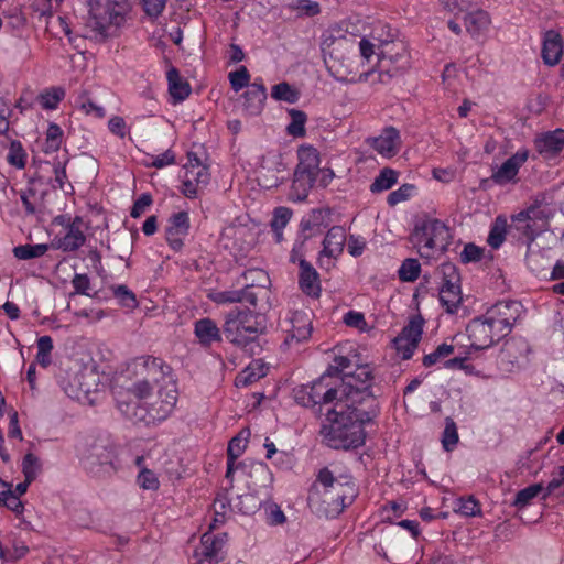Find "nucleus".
Wrapping results in <instances>:
<instances>
[{
	"instance_id": "obj_6",
	"label": "nucleus",
	"mask_w": 564,
	"mask_h": 564,
	"mask_svg": "<svg viewBox=\"0 0 564 564\" xmlns=\"http://www.w3.org/2000/svg\"><path fill=\"white\" fill-rule=\"evenodd\" d=\"M373 376L368 365H359L354 371L340 377L341 401L352 404L378 408L371 392Z\"/></svg>"
},
{
	"instance_id": "obj_31",
	"label": "nucleus",
	"mask_w": 564,
	"mask_h": 564,
	"mask_svg": "<svg viewBox=\"0 0 564 564\" xmlns=\"http://www.w3.org/2000/svg\"><path fill=\"white\" fill-rule=\"evenodd\" d=\"M464 24L466 31L473 36H479L486 32L490 25V17L488 12L482 9L476 8L467 12L464 18Z\"/></svg>"
},
{
	"instance_id": "obj_37",
	"label": "nucleus",
	"mask_w": 564,
	"mask_h": 564,
	"mask_svg": "<svg viewBox=\"0 0 564 564\" xmlns=\"http://www.w3.org/2000/svg\"><path fill=\"white\" fill-rule=\"evenodd\" d=\"M327 210L317 208L313 209L306 217H304L301 221V230L303 234L310 232L307 236L310 238L318 232L323 226H325V219L327 217Z\"/></svg>"
},
{
	"instance_id": "obj_8",
	"label": "nucleus",
	"mask_w": 564,
	"mask_h": 564,
	"mask_svg": "<svg viewBox=\"0 0 564 564\" xmlns=\"http://www.w3.org/2000/svg\"><path fill=\"white\" fill-rule=\"evenodd\" d=\"M126 7L113 0L96 2L90 7L88 26L99 35L107 36L111 26H120L124 21Z\"/></svg>"
},
{
	"instance_id": "obj_35",
	"label": "nucleus",
	"mask_w": 564,
	"mask_h": 564,
	"mask_svg": "<svg viewBox=\"0 0 564 564\" xmlns=\"http://www.w3.org/2000/svg\"><path fill=\"white\" fill-rule=\"evenodd\" d=\"M546 487H544L541 482L530 485L521 490H519L514 499L512 501V506L518 510H522L523 508L530 506L536 497L541 495V500H546L551 495H545Z\"/></svg>"
},
{
	"instance_id": "obj_5",
	"label": "nucleus",
	"mask_w": 564,
	"mask_h": 564,
	"mask_svg": "<svg viewBox=\"0 0 564 564\" xmlns=\"http://www.w3.org/2000/svg\"><path fill=\"white\" fill-rule=\"evenodd\" d=\"M333 378L324 372L319 378L310 384H302L293 389L295 402L305 408H312L315 413L322 414L323 408L335 405L341 399L338 384L332 382Z\"/></svg>"
},
{
	"instance_id": "obj_3",
	"label": "nucleus",
	"mask_w": 564,
	"mask_h": 564,
	"mask_svg": "<svg viewBox=\"0 0 564 564\" xmlns=\"http://www.w3.org/2000/svg\"><path fill=\"white\" fill-rule=\"evenodd\" d=\"M265 333V317L250 307H234L224 316L223 334L226 340L250 356L262 351L260 337Z\"/></svg>"
},
{
	"instance_id": "obj_38",
	"label": "nucleus",
	"mask_w": 564,
	"mask_h": 564,
	"mask_svg": "<svg viewBox=\"0 0 564 564\" xmlns=\"http://www.w3.org/2000/svg\"><path fill=\"white\" fill-rule=\"evenodd\" d=\"M245 448L246 442H243L241 437L235 436L230 440L227 448V479L232 480L235 470L240 469V467L236 465V460L243 453Z\"/></svg>"
},
{
	"instance_id": "obj_55",
	"label": "nucleus",
	"mask_w": 564,
	"mask_h": 564,
	"mask_svg": "<svg viewBox=\"0 0 564 564\" xmlns=\"http://www.w3.org/2000/svg\"><path fill=\"white\" fill-rule=\"evenodd\" d=\"M26 153L19 141L11 142L7 161L10 165L17 169H23L25 166Z\"/></svg>"
},
{
	"instance_id": "obj_36",
	"label": "nucleus",
	"mask_w": 564,
	"mask_h": 564,
	"mask_svg": "<svg viewBox=\"0 0 564 564\" xmlns=\"http://www.w3.org/2000/svg\"><path fill=\"white\" fill-rule=\"evenodd\" d=\"M462 300L460 284H453V286L442 284L440 290V302L447 313H456L462 304Z\"/></svg>"
},
{
	"instance_id": "obj_39",
	"label": "nucleus",
	"mask_w": 564,
	"mask_h": 564,
	"mask_svg": "<svg viewBox=\"0 0 564 564\" xmlns=\"http://www.w3.org/2000/svg\"><path fill=\"white\" fill-rule=\"evenodd\" d=\"M86 241V236L77 227H67L66 234L58 239L57 247L65 252L78 250Z\"/></svg>"
},
{
	"instance_id": "obj_46",
	"label": "nucleus",
	"mask_w": 564,
	"mask_h": 564,
	"mask_svg": "<svg viewBox=\"0 0 564 564\" xmlns=\"http://www.w3.org/2000/svg\"><path fill=\"white\" fill-rule=\"evenodd\" d=\"M48 250L47 245H20L13 248V254L19 260H30L44 256Z\"/></svg>"
},
{
	"instance_id": "obj_19",
	"label": "nucleus",
	"mask_w": 564,
	"mask_h": 564,
	"mask_svg": "<svg viewBox=\"0 0 564 564\" xmlns=\"http://www.w3.org/2000/svg\"><path fill=\"white\" fill-rule=\"evenodd\" d=\"M189 231V216L187 212H178L170 216L165 229L167 245L174 251H181L184 246V239Z\"/></svg>"
},
{
	"instance_id": "obj_29",
	"label": "nucleus",
	"mask_w": 564,
	"mask_h": 564,
	"mask_svg": "<svg viewBox=\"0 0 564 564\" xmlns=\"http://www.w3.org/2000/svg\"><path fill=\"white\" fill-rule=\"evenodd\" d=\"M316 181V175L302 171H294L289 197L293 202H304Z\"/></svg>"
},
{
	"instance_id": "obj_23",
	"label": "nucleus",
	"mask_w": 564,
	"mask_h": 564,
	"mask_svg": "<svg viewBox=\"0 0 564 564\" xmlns=\"http://www.w3.org/2000/svg\"><path fill=\"white\" fill-rule=\"evenodd\" d=\"M554 213L555 209L552 204L547 202L546 195L539 194L525 209L520 212V216L527 217L529 220L541 223L547 228L549 221L553 218Z\"/></svg>"
},
{
	"instance_id": "obj_41",
	"label": "nucleus",
	"mask_w": 564,
	"mask_h": 564,
	"mask_svg": "<svg viewBox=\"0 0 564 564\" xmlns=\"http://www.w3.org/2000/svg\"><path fill=\"white\" fill-rule=\"evenodd\" d=\"M398 172L390 167H384L376 176L370 185L372 193H381L390 189L398 182Z\"/></svg>"
},
{
	"instance_id": "obj_34",
	"label": "nucleus",
	"mask_w": 564,
	"mask_h": 564,
	"mask_svg": "<svg viewBox=\"0 0 564 564\" xmlns=\"http://www.w3.org/2000/svg\"><path fill=\"white\" fill-rule=\"evenodd\" d=\"M166 78L169 83V91L174 99V102L184 101L191 94L189 84L181 77L180 72L175 67L167 70Z\"/></svg>"
},
{
	"instance_id": "obj_28",
	"label": "nucleus",
	"mask_w": 564,
	"mask_h": 564,
	"mask_svg": "<svg viewBox=\"0 0 564 564\" xmlns=\"http://www.w3.org/2000/svg\"><path fill=\"white\" fill-rule=\"evenodd\" d=\"M346 242V232L341 226H333L323 240L321 256L337 258L341 254Z\"/></svg>"
},
{
	"instance_id": "obj_51",
	"label": "nucleus",
	"mask_w": 564,
	"mask_h": 564,
	"mask_svg": "<svg viewBox=\"0 0 564 564\" xmlns=\"http://www.w3.org/2000/svg\"><path fill=\"white\" fill-rule=\"evenodd\" d=\"M271 97L275 100L294 104L299 100V93L290 84L282 82L272 87Z\"/></svg>"
},
{
	"instance_id": "obj_12",
	"label": "nucleus",
	"mask_w": 564,
	"mask_h": 564,
	"mask_svg": "<svg viewBox=\"0 0 564 564\" xmlns=\"http://www.w3.org/2000/svg\"><path fill=\"white\" fill-rule=\"evenodd\" d=\"M466 332L470 348L475 350L490 348L503 338L485 314L474 317L468 323Z\"/></svg>"
},
{
	"instance_id": "obj_64",
	"label": "nucleus",
	"mask_w": 564,
	"mask_h": 564,
	"mask_svg": "<svg viewBox=\"0 0 564 564\" xmlns=\"http://www.w3.org/2000/svg\"><path fill=\"white\" fill-rule=\"evenodd\" d=\"M137 480L139 486L145 490H156L160 487V481L156 475L148 468H142L140 470Z\"/></svg>"
},
{
	"instance_id": "obj_58",
	"label": "nucleus",
	"mask_w": 564,
	"mask_h": 564,
	"mask_svg": "<svg viewBox=\"0 0 564 564\" xmlns=\"http://www.w3.org/2000/svg\"><path fill=\"white\" fill-rule=\"evenodd\" d=\"M350 367L351 360L348 357L336 356L333 364L329 365L325 372L328 373L330 378L338 377L340 379V377H345V372H350Z\"/></svg>"
},
{
	"instance_id": "obj_45",
	"label": "nucleus",
	"mask_w": 564,
	"mask_h": 564,
	"mask_svg": "<svg viewBox=\"0 0 564 564\" xmlns=\"http://www.w3.org/2000/svg\"><path fill=\"white\" fill-rule=\"evenodd\" d=\"M286 7L291 11H295L297 18H312L321 13L319 3L313 0H295Z\"/></svg>"
},
{
	"instance_id": "obj_7",
	"label": "nucleus",
	"mask_w": 564,
	"mask_h": 564,
	"mask_svg": "<svg viewBox=\"0 0 564 564\" xmlns=\"http://www.w3.org/2000/svg\"><path fill=\"white\" fill-rule=\"evenodd\" d=\"M354 497V487H348V491H322L317 484H313L308 490L307 505L318 517L336 518L352 502Z\"/></svg>"
},
{
	"instance_id": "obj_9",
	"label": "nucleus",
	"mask_w": 564,
	"mask_h": 564,
	"mask_svg": "<svg viewBox=\"0 0 564 564\" xmlns=\"http://www.w3.org/2000/svg\"><path fill=\"white\" fill-rule=\"evenodd\" d=\"M524 313L525 310L521 302L502 300L488 307L484 314L505 338L512 332L514 325L522 318Z\"/></svg>"
},
{
	"instance_id": "obj_54",
	"label": "nucleus",
	"mask_w": 564,
	"mask_h": 564,
	"mask_svg": "<svg viewBox=\"0 0 564 564\" xmlns=\"http://www.w3.org/2000/svg\"><path fill=\"white\" fill-rule=\"evenodd\" d=\"M230 86L232 90L238 93L242 88H249L250 84V74L246 66H240L237 70L230 72L228 75Z\"/></svg>"
},
{
	"instance_id": "obj_50",
	"label": "nucleus",
	"mask_w": 564,
	"mask_h": 564,
	"mask_svg": "<svg viewBox=\"0 0 564 564\" xmlns=\"http://www.w3.org/2000/svg\"><path fill=\"white\" fill-rule=\"evenodd\" d=\"M65 91L61 87H52L39 95V102L44 109H56L64 98Z\"/></svg>"
},
{
	"instance_id": "obj_62",
	"label": "nucleus",
	"mask_w": 564,
	"mask_h": 564,
	"mask_svg": "<svg viewBox=\"0 0 564 564\" xmlns=\"http://www.w3.org/2000/svg\"><path fill=\"white\" fill-rule=\"evenodd\" d=\"M527 217H521L520 212L511 217V224L509 225V232H517L519 240L528 241V221Z\"/></svg>"
},
{
	"instance_id": "obj_57",
	"label": "nucleus",
	"mask_w": 564,
	"mask_h": 564,
	"mask_svg": "<svg viewBox=\"0 0 564 564\" xmlns=\"http://www.w3.org/2000/svg\"><path fill=\"white\" fill-rule=\"evenodd\" d=\"M455 510L465 517H475L481 512L479 502L473 496L459 498Z\"/></svg>"
},
{
	"instance_id": "obj_40",
	"label": "nucleus",
	"mask_w": 564,
	"mask_h": 564,
	"mask_svg": "<svg viewBox=\"0 0 564 564\" xmlns=\"http://www.w3.org/2000/svg\"><path fill=\"white\" fill-rule=\"evenodd\" d=\"M509 230L507 218L502 215L496 217L495 221L490 227V231L487 238L488 245L492 249H499L506 240V235Z\"/></svg>"
},
{
	"instance_id": "obj_2",
	"label": "nucleus",
	"mask_w": 564,
	"mask_h": 564,
	"mask_svg": "<svg viewBox=\"0 0 564 564\" xmlns=\"http://www.w3.org/2000/svg\"><path fill=\"white\" fill-rule=\"evenodd\" d=\"M378 408L352 404L339 400L326 410V421L321 434L327 446L334 449H355L365 444V425L378 415Z\"/></svg>"
},
{
	"instance_id": "obj_32",
	"label": "nucleus",
	"mask_w": 564,
	"mask_h": 564,
	"mask_svg": "<svg viewBox=\"0 0 564 564\" xmlns=\"http://www.w3.org/2000/svg\"><path fill=\"white\" fill-rule=\"evenodd\" d=\"M299 163L295 167L296 171L306 172L308 174L317 175L319 171V152L312 145H301L297 150Z\"/></svg>"
},
{
	"instance_id": "obj_61",
	"label": "nucleus",
	"mask_w": 564,
	"mask_h": 564,
	"mask_svg": "<svg viewBox=\"0 0 564 564\" xmlns=\"http://www.w3.org/2000/svg\"><path fill=\"white\" fill-rule=\"evenodd\" d=\"M415 191V186L412 184H403L398 189L391 192L387 197V203L390 206H395L397 204L409 199L413 192Z\"/></svg>"
},
{
	"instance_id": "obj_16",
	"label": "nucleus",
	"mask_w": 564,
	"mask_h": 564,
	"mask_svg": "<svg viewBox=\"0 0 564 564\" xmlns=\"http://www.w3.org/2000/svg\"><path fill=\"white\" fill-rule=\"evenodd\" d=\"M312 321L307 313L296 311L285 321L283 330L286 333L283 344L291 346L307 340L312 334Z\"/></svg>"
},
{
	"instance_id": "obj_13",
	"label": "nucleus",
	"mask_w": 564,
	"mask_h": 564,
	"mask_svg": "<svg viewBox=\"0 0 564 564\" xmlns=\"http://www.w3.org/2000/svg\"><path fill=\"white\" fill-rule=\"evenodd\" d=\"M424 318L417 314L409 319L400 334L392 340L393 347L403 360L412 358L423 334Z\"/></svg>"
},
{
	"instance_id": "obj_47",
	"label": "nucleus",
	"mask_w": 564,
	"mask_h": 564,
	"mask_svg": "<svg viewBox=\"0 0 564 564\" xmlns=\"http://www.w3.org/2000/svg\"><path fill=\"white\" fill-rule=\"evenodd\" d=\"M319 486L323 487V490L322 491H327V490H333V491H338V490H346L348 491V487L347 485L338 481L333 473L327 468V467H324L322 468L318 474H317V479H316V482Z\"/></svg>"
},
{
	"instance_id": "obj_17",
	"label": "nucleus",
	"mask_w": 564,
	"mask_h": 564,
	"mask_svg": "<svg viewBox=\"0 0 564 564\" xmlns=\"http://www.w3.org/2000/svg\"><path fill=\"white\" fill-rule=\"evenodd\" d=\"M528 158L529 151L527 149H520L508 158L499 167L492 171L490 180L499 186L517 183L519 170L527 162Z\"/></svg>"
},
{
	"instance_id": "obj_60",
	"label": "nucleus",
	"mask_w": 564,
	"mask_h": 564,
	"mask_svg": "<svg viewBox=\"0 0 564 564\" xmlns=\"http://www.w3.org/2000/svg\"><path fill=\"white\" fill-rule=\"evenodd\" d=\"M546 486L545 495L564 496V465L558 466Z\"/></svg>"
},
{
	"instance_id": "obj_56",
	"label": "nucleus",
	"mask_w": 564,
	"mask_h": 564,
	"mask_svg": "<svg viewBox=\"0 0 564 564\" xmlns=\"http://www.w3.org/2000/svg\"><path fill=\"white\" fill-rule=\"evenodd\" d=\"M115 297L122 306L132 308L138 305L135 294L127 285L120 284L111 288Z\"/></svg>"
},
{
	"instance_id": "obj_43",
	"label": "nucleus",
	"mask_w": 564,
	"mask_h": 564,
	"mask_svg": "<svg viewBox=\"0 0 564 564\" xmlns=\"http://www.w3.org/2000/svg\"><path fill=\"white\" fill-rule=\"evenodd\" d=\"M288 113L291 118L290 123L286 126V132L289 135L294 138H301L306 134L305 124L307 121V116L304 111L299 109H289Z\"/></svg>"
},
{
	"instance_id": "obj_42",
	"label": "nucleus",
	"mask_w": 564,
	"mask_h": 564,
	"mask_svg": "<svg viewBox=\"0 0 564 564\" xmlns=\"http://www.w3.org/2000/svg\"><path fill=\"white\" fill-rule=\"evenodd\" d=\"M186 177L191 178L195 185H198L202 189L205 188L210 180L208 167L200 163V160H196V164H187L184 166Z\"/></svg>"
},
{
	"instance_id": "obj_20",
	"label": "nucleus",
	"mask_w": 564,
	"mask_h": 564,
	"mask_svg": "<svg viewBox=\"0 0 564 564\" xmlns=\"http://www.w3.org/2000/svg\"><path fill=\"white\" fill-rule=\"evenodd\" d=\"M366 143L382 156L391 158L400 150V132L394 127H387L378 137L367 138Z\"/></svg>"
},
{
	"instance_id": "obj_33",
	"label": "nucleus",
	"mask_w": 564,
	"mask_h": 564,
	"mask_svg": "<svg viewBox=\"0 0 564 564\" xmlns=\"http://www.w3.org/2000/svg\"><path fill=\"white\" fill-rule=\"evenodd\" d=\"M241 276L246 281V283L243 284L245 288H248L249 290H253L256 291V293H259V299L268 297V288L271 281L268 273L264 270L250 269L245 271Z\"/></svg>"
},
{
	"instance_id": "obj_48",
	"label": "nucleus",
	"mask_w": 564,
	"mask_h": 564,
	"mask_svg": "<svg viewBox=\"0 0 564 564\" xmlns=\"http://www.w3.org/2000/svg\"><path fill=\"white\" fill-rule=\"evenodd\" d=\"M63 141V130L55 123L51 122L47 127L44 152L53 153L59 150Z\"/></svg>"
},
{
	"instance_id": "obj_11",
	"label": "nucleus",
	"mask_w": 564,
	"mask_h": 564,
	"mask_svg": "<svg viewBox=\"0 0 564 564\" xmlns=\"http://www.w3.org/2000/svg\"><path fill=\"white\" fill-rule=\"evenodd\" d=\"M377 74L378 82L388 84L393 77L401 75L409 67V56L405 48L401 45V52H397L395 67L390 69V64L393 63L392 53L387 48H381L378 53ZM376 70L364 72L359 75V82H367Z\"/></svg>"
},
{
	"instance_id": "obj_52",
	"label": "nucleus",
	"mask_w": 564,
	"mask_h": 564,
	"mask_svg": "<svg viewBox=\"0 0 564 564\" xmlns=\"http://www.w3.org/2000/svg\"><path fill=\"white\" fill-rule=\"evenodd\" d=\"M421 264L416 259L409 258L405 259L399 271V278L403 282H413L420 276Z\"/></svg>"
},
{
	"instance_id": "obj_27",
	"label": "nucleus",
	"mask_w": 564,
	"mask_h": 564,
	"mask_svg": "<svg viewBox=\"0 0 564 564\" xmlns=\"http://www.w3.org/2000/svg\"><path fill=\"white\" fill-rule=\"evenodd\" d=\"M243 108L249 115H259L267 99V89L261 80L253 82L242 94Z\"/></svg>"
},
{
	"instance_id": "obj_26",
	"label": "nucleus",
	"mask_w": 564,
	"mask_h": 564,
	"mask_svg": "<svg viewBox=\"0 0 564 564\" xmlns=\"http://www.w3.org/2000/svg\"><path fill=\"white\" fill-rule=\"evenodd\" d=\"M563 55V41L561 34L555 30L544 33L542 45V58L549 66L556 65Z\"/></svg>"
},
{
	"instance_id": "obj_24",
	"label": "nucleus",
	"mask_w": 564,
	"mask_h": 564,
	"mask_svg": "<svg viewBox=\"0 0 564 564\" xmlns=\"http://www.w3.org/2000/svg\"><path fill=\"white\" fill-rule=\"evenodd\" d=\"M299 286L305 295L313 299H318L322 292L319 274L306 259H301Z\"/></svg>"
},
{
	"instance_id": "obj_14",
	"label": "nucleus",
	"mask_w": 564,
	"mask_h": 564,
	"mask_svg": "<svg viewBox=\"0 0 564 564\" xmlns=\"http://www.w3.org/2000/svg\"><path fill=\"white\" fill-rule=\"evenodd\" d=\"M226 534L206 532L200 538V544L194 551L198 564H218L225 558L224 547Z\"/></svg>"
},
{
	"instance_id": "obj_49",
	"label": "nucleus",
	"mask_w": 564,
	"mask_h": 564,
	"mask_svg": "<svg viewBox=\"0 0 564 564\" xmlns=\"http://www.w3.org/2000/svg\"><path fill=\"white\" fill-rule=\"evenodd\" d=\"M459 441L457 426L452 417H446L445 429L442 433V446L446 452H452Z\"/></svg>"
},
{
	"instance_id": "obj_59",
	"label": "nucleus",
	"mask_w": 564,
	"mask_h": 564,
	"mask_svg": "<svg viewBox=\"0 0 564 564\" xmlns=\"http://www.w3.org/2000/svg\"><path fill=\"white\" fill-rule=\"evenodd\" d=\"M453 351H454L453 345L443 343V344L438 345L437 348L433 352L425 355L423 357L422 364L424 367H432L433 365L438 362L440 359L445 358V357L449 356L451 354H453Z\"/></svg>"
},
{
	"instance_id": "obj_44",
	"label": "nucleus",
	"mask_w": 564,
	"mask_h": 564,
	"mask_svg": "<svg viewBox=\"0 0 564 564\" xmlns=\"http://www.w3.org/2000/svg\"><path fill=\"white\" fill-rule=\"evenodd\" d=\"M1 490L0 505L6 506L17 516H21L24 511V505L20 498L11 490V485L0 479Z\"/></svg>"
},
{
	"instance_id": "obj_21",
	"label": "nucleus",
	"mask_w": 564,
	"mask_h": 564,
	"mask_svg": "<svg viewBox=\"0 0 564 564\" xmlns=\"http://www.w3.org/2000/svg\"><path fill=\"white\" fill-rule=\"evenodd\" d=\"M538 152L545 159L555 158L564 149V130L557 128L540 134L534 140Z\"/></svg>"
},
{
	"instance_id": "obj_4",
	"label": "nucleus",
	"mask_w": 564,
	"mask_h": 564,
	"mask_svg": "<svg viewBox=\"0 0 564 564\" xmlns=\"http://www.w3.org/2000/svg\"><path fill=\"white\" fill-rule=\"evenodd\" d=\"M75 451L84 469L95 477H108L119 469L117 447L108 437L80 436Z\"/></svg>"
},
{
	"instance_id": "obj_25",
	"label": "nucleus",
	"mask_w": 564,
	"mask_h": 564,
	"mask_svg": "<svg viewBox=\"0 0 564 564\" xmlns=\"http://www.w3.org/2000/svg\"><path fill=\"white\" fill-rule=\"evenodd\" d=\"M194 334L204 347L221 341L224 335L223 328L220 329L216 322L209 317L197 319L194 323Z\"/></svg>"
},
{
	"instance_id": "obj_30",
	"label": "nucleus",
	"mask_w": 564,
	"mask_h": 564,
	"mask_svg": "<svg viewBox=\"0 0 564 564\" xmlns=\"http://www.w3.org/2000/svg\"><path fill=\"white\" fill-rule=\"evenodd\" d=\"M238 467L249 475L252 480V486L254 487L265 488L272 484V474L264 463L250 462L247 464L246 462H242L238 464Z\"/></svg>"
},
{
	"instance_id": "obj_18",
	"label": "nucleus",
	"mask_w": 564,
	"mask_h": 564,
	"mask_svg": "<svg viewBox=\"0 0 564 564\" xmlns=\"http://www.w3.org/2000/svg\"><path fill=\"white\" fill-rule=\"evenodd\" d=\"M530 347L525 339L510 338L502 345L498 355V362L505 370L511 371L527 359Z\"/></svg>"
},
{
	"instance_id": "obj_22",
	"label": "nucleus",
	"mask_w": 564,
	"mask_h": 564,
	"mask_svg": "<svg viewBox=\"0 0 564 564\" xmlns=\"http://www.w3.org/2000/svg\"><path fill=\"white\" fill-rule=\"evenodd\" d=\"M209 300L216 304L248 303L256 308L258 305L259 293L242 286L239 290H226L214 292L208 295Z\"/></svg>"
},
{
	"instance_id": "obj_53",
	"label": "nucleus",
	"mask_w": 564,
	"mask_h": 564,
	"mask_svg": "<svg viewBox=\"0 0 564 564\" xmlns=\"http://www.w3.org/2000/svg\"><path fill=\"white\" fill-rule=\"evenodd\" d=\"M41 471V464L37 456H35L33 453H28L23 457L22 460V473L24 475V478L29 481L35 480L39 473Z\"/></svg>"
},
{
	"instance_id": "obj_15",
	"label": "nucleus",
	"mask_w": 564,
	"mask_h": 564,
	"mask_svg": "<svg viewBox=\"0 0 564 564\" xmlns=\"http://www.w3.org/2000/svg\"><path fill=\"white\" fill-rule=\"evenodd\" d=\"M527 223L528 241H524L527 246L525 263L531 271L539 273L544 268L543 263H541V259L546 257L549 249L540 248L539 245L535 243V239L547 228L535 220H528Z\"/></svg>"
},
{
	"instance_id": "obj_63",
	"label": "nucleus",
	"mask_w": 564,
	"mask_h": 564,
	"mask_svg": "<svg viewBox=\"0 0 564 564\" xmlns=\"http://www.w3.org/2000/svg\"><path fill=\"white\" fill-rule=\"evenodd\" d=\"M264 375L265 373L262 367H259L257 370H254L249 366L239 376H237L236 384L247 387L264 377Z\"/></svg>"
},
{
	"instance_id": "obj_10",
	"label": "nucleus",
	"mask_w": 564,
	"mask_h": 564,
	"mask_svg": "<svg viewBox=\"0 0 564 564\" xmlns=\"http://www.w3.org/2000/svg\"><path fill=\"white\" fill-rule=\"evenodd\" d=\"M413 241L425 249L447 250L451 240L449 228L438 219H427L417 224L413 231Z\"/></svg>"
},
{
	"instance_id": "obj_1",
	"label": "nucleus",
	"mask_w": 564,
	"mask_h": 564,
	"mask_svg": "<svg viewBox=\"0 0 564 564\" xmlns=\"http://www.w3.org/2000/svg\"><path fill=\"white\" fill-rule=\"evenodd\" d=\"M135 381L129 392L139 400L147 399L156 389L158 400L150 404L148 414L152 421H163L173 412L177 398V380L172 367L163 359L140 356L132 361Z\"/></svg>"
}]
</instances>
